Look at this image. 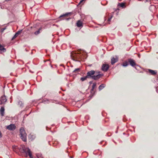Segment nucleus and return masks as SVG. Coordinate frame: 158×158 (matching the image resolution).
<instances>
[{"mask_svg":"<svg viewBox=\"0 0 158 158\" xmlns=\"http://www.w3.org/2000/svg\"><path fill=\"white\" fill-rule=\"evenodd\" d=\"M69 14V13H66L65 14H64V15H60V18H61L62 17H65L67 15H68Z\"/></svg>","mask_w":158,"mask_h":158,"instance_id":"nucleus-17","label":"nucleus"},{"mask_svg":"<svg viewBox=\"0 0 158 158\" xmlns=\"http://www.w3.org/2000/svg\"><path fill=\"white\" fill-rule=\"evenodd\" d=\"M146 2L148 1V0H146Z\"/></svg>","mask_w":158,"mask_h":158,"instance_id":"nucleus-30","label":"nucleus"},{"mask_svg":"<svg viewBox=\"0 0 158 158\" xmlns=\"http://www.w3.org/2000/svg\"><path fill=\"white\" fill-rule=\"evenodd\" d=\"M20 137L22 140L25 142L27 140V134L23 128H21L20 130Z\"/></svg>","mask_w":158,"mask_h":158,"instance_id":"nucleus-3","label":"nucleus"},{"mask_svg":"<svg viewBox=\"0 0 158 158\" xmlns=\"http://www.w3.org/2000/svg\"><path fill=\"white\" fill-rule=\"evenodd\" d=\"M128 65V63L127 62H124L123 64V65L124 67H126Z\"/></svg>","mask_w":158,"mask_h":158,"instance_id":"nucleus-18","label":"nucleus"},{"mask_svg":"<svg viewBox=\"0 0 158 158\" xmlns=\"http://www.w3.org/2000/svg\"><path fill=\"white\" fill-rule=\"evenodd\" d=\"M118 60V58L116 57V58H114V57H113L111 60V64H114L115 62H117Z\"/></svg>","mask_w":158,"mask_h":158,"instance_id":"nucleus-8","label":"nucleus"},{"mask_svg":"<svg viewBox=\"0 0 158 158\" xmlns=\"http://www.w3.org/2000/svg\"><path fill=\"white\" fill-rule=\"evenodd\" d=\"M5 29V28H4L3 29V30H4Z\"/></svg>","mask_w":158,"mask_h":158,"instance_id":"nucleus-28","label":"nucleus"},{"mask_svg":"<svg viewBox=\"0 0 158 158\" xmlns=\"http://www.w3.org/2000/svg\"><path fill=\"white\" fill-rule=\"evenodd\" d=\"M149 71V73L152 75H155L156 73V71L152 70L151 69H149L148 70Z\"/></svg>","mask_w":158,"mask_h":158,"instance_id":"nucleus-10","label":"nucleus"},{"mask_svg":"<svg viewBox=\"0 0 158 158\" xmlns=\"http://www.w3.org/2000/svg\"><path fill=\"white\" fill-rule=\"evenodd\" d=\"M100 72L97 73L94 70H91L87 72V77L91 78L94 80H98L103 75V74H99Z\"/></svg>","mask_w":158,"mask_h":158,"instance_id":"nucleus-1","label":"nucleus"},{"mask_svg":"<svg viewBox=\"0 0 158 158\" xmlns=\"http://www.w3.org/2000/svg\"><path fill=\"white\" fill-rule=\"evenodd\" d=\"M36 156L38 158H43V157L42 155L40 153L36 154Z\"/></svg>","mask_w":158,"mask_h":158,"instance_id":"nucleus-13","label":"nucleus"},{"mask_svg":"<svg viewBox=\"0 0 158 158\" xmlns=\"http://www.w3.org/2000/svg\"><path fill=\"white\" fill-rule=\"evenodd\" d=\"M18 35L15 33V35L12 38V40H13Z\"/></svg>","mask_w":158,"mask_h":158,"instance_id":"nucleus-23","label":"nucleus"},{"mask_svg":"<svg viewBox=\"0 0 158 158\" xmlns=\"http://www.w3.org/2000/svg\"><path fill=\"white\" fill-rule=\"evenodd\" d=\"M87 78H88V77H87V76H86L85 77H81V80L82 81H83L86 80Z\"/></svg>","mask_w":158,"mask_h":158,"instance_id":"nucleus-14","label":"nucleus"},{"mask_svg":"<svg viewBox=\"0 0 158 158\" xmlns=\"http://www.w3.org/2000/svg\"><path fill=\"white\" fill-rule=\"evenodd\" d=\"M17 148V147L16 146H12V148L13 149V150L14 151L16 152V149Z\"/></svg>","mask_w":158,"mask_h":158,"instance_id":"nucleus-19","label":"nucleus"},{"mask_svg":"<svg viewBox=\"0 0 158 158\" xmlns=\"http://www.w3.org/2000/svg\"><path fill=\"white\" fill-rule=\"evenodd\" d=\"M128 61L132 67H134L135 65H136V64L135 63L134 60L132 59H129Z\"/></svg>","mask_w":158,"mask_h":158,"instance_id":"nucleus-6","label":"nucleus"},{"mask_svg":"<svg viewBox=\"0 0 158 158\" xmlns=\"http://www.w3.org/2000/svg\"><path fill=\"white\" fill-rule=\"evenodd\" d=\"M68 19H68V18H67V20H68Z\"/></svg>","mask_w":158,"mask_h":158,"instance_id":"nucleus-29","label":"nucleus"},{"mask_svg":"<svg viewBox=\"0 0 158 158\" xmlns=\"http://www.w3.org/2000/svg\"><path fill=\"white\" fill-rule=\"evenodd\" d=\"M96 83H93V85H92V90H93L94 88L96 87Z\"/></svg>","mask_w":158,"mask_h":158,"instance_id":"nucleus-21","label":"nucleus"},{"mask_svg":"<svg viewBox=\"0 0 158 158\" xmlns=\"http://www.w3.org/2000/svg\"><path fill=\"white\" fill-rule=\"evenodd\" d=\"M105 86V85L104 84H102L100 85L99 87V89L100 90L102 89L103 88H104Z\"/></svg>","mask_w":158,"mask_h":158,"instance_id":"nucleus-12","label":"nucleus"},{"mask_svg":"<svg viewBox=\"0 0 158 158\" xmlns=\"http://www.w3.org/2000/svg\"><path fill=\"white\" fill-rule=\"evenodd\" d=\"M22 31H17L16 34L18 35H19L20 34V33H21Z\"/></svg>","mask_w":158,"mask_h":158,"instance_id":"nucleus-24","label":"nucleus"},{"mask_svg":"<svg viewBox=\"0 0 158 158\" xmlns=\"http://www.w3.org/2000/svg\"><path fill=\"white\" fill-rule=\"evenodd\" d=\"M6 99L5 96H2L0 98V104H4L6 101Z\"/></svg>","mask_w":158,"mask_h":158,"instance_id":"nucleus-4","label":"nucleus"},{"mask_svg":"<svg viewBox=\"0 0 158 158\" xmlns=\"http://www.w3.org/2000/svg\"><path fill=\"white\" fill-rule=\"evenodd\" d=\"M118 5L122 7H123L125 6V4L123 3H119Z\"/></svg>","mask_w":158,"mask_h":158,"instance_id":"nucleus-15","label":"nucleus"},{"mask_svg":"<svg viewBox=\"0 0 158 158\" xmlns=\"http://www.w3.org/2000/svg\"><path fill=\"white\" fill-rule=\"evenodd\" d=\"M18 104L19 105L21 106H23V105L22 101H19L18 102Z\"/></svg>","mask_w":158,"mask_h":158,"instance_id":"nucleus-20","label":"nucleus"},{"mask_svg":"<svg viewBox=\"0 0 158 158\" xmlns=\"http://www.w3.org/2000/svg\"><path fill=\"white\" fill-rule=\"evenodd\" d=\"M5 109L3 107H2L0 110L1 116H3L4 115Z\"/></svg>","mask_w":158,"mask_h":158,"instance_id":"nucleus-9","label":"nucleus"},{"mask_svg":"<svg viewBox=\"0 0 158 158\" xmlns=\"http://www.w3.org/2000/svg\"><path fill=\"white\" fill-rule=\"evenodd\" d=\"M20 152L22 153H25L26 155L25 157H27L28 156L27 154L30 158H33L32 156V153L30 149L27 148H26L24 145L21 146L19 148Z\"/></svg>","mask_w":158,"mask_h":158,"instance_id":"nucleus-2","label":"nucleus"},{"mask_svg":"<svg viewBox=\"0 0 158 158\" xmlns=\"http://www.w3.org/2000/svg\"><path fill=\"white\" fill-rule=\"evenodd\" d=\"M112 18V16H111V17H110V18H109L108 20V21H110L111 19Z\"/></svg>","mask_w":158,"mask_h":158,"instance_id":"nucleus-25","label":"nucleus"},{"mask_svg":"<svg viewBox=\"0 0 158 158\" xmlns=\"http://www.w3.org/2000/svg\"><path fill=\"white\" fill-rule=\"evenodd\" d=\"M15 126L14 124H11L6 127V128L10 130H13L15 129Z\"/></svg>","mask_w":158,"mask_h":158,"instance_id":"nucleus-5","label":"nucleus"},{"mask_svg":"<svg viewBox=\"0 0 158 158\" xmlns=\"http://www.w3.org/2000/svg\"><path fill=\"white\" fill-rule=\"evenodd\" d=\"M80 69L79 68L76 69L74 70L73 71V72H79L80 71Z\"/></svg>","mask_w":158,"mask_h":158,"instance_id":"nucleus-22","label":"nucleus"},{"mask_svg":"<svg viewBox=\"0 0 158 158\" xmlns=\"http://www.w3.org/2000/svg\"><path fill=\"white\" fill-rule=\"evenodd\" d=\"M2 137V134L1 132L0 131V138Z\"/></svg>","mask_w":158,"mask_h":158,"instance_id":"nucleus-27","label":"nucleus"},{"mask_svg":"<svg viewBox=\"0 0 158 158\" xmlns=\"http://www.w3.org/2000/svg\"><path fill=\"white\" fill-rule=\"evenodd\" d=\"M77 25L78 27H80L82 26V23L80 20H78L77 23Z\"/></svg>","mask_w":158,"mask_h":158,"instance_id":"nucleus-11","label":"nucleus"},{"mask_svg":"<svg viewBox=\"0 0 158 158\" xmlns=\"http://www.w3.org/2000/svg\"><path fill=\"white\" fill-rule=\"evenodd\" d=\"M84 0H81L80 1V2L79 3V4H80V3H81Z\"/></svg>","mask_w":158,"mask_h":158,"instance_id":"nucleus-26","label":"nucleus"},{"mask_svg":"<svg viewBox=\"0 0 158 158\" xmlns=\"http://www.w3.org/2000/svg\"><path fill=\"white\" fill-rule=\"evenodd\" d=\"M109 66L108 64H104L103 65L102 69L104 71H106L108 69Z\"/></svg>","mask_w":158,"mask_h":158,"instance_id":"nucleus-7","label":"nucleus"},{"mask_svg":"<svg viewBox=\"0 0 158 158\" xmlns=\"http://www.w3.org/2000/svg\"><path fill=\"white\" fill-rule=\"evenodd\" d=\"M41 30V28H40L39 30H38V31H36L34 33V34L35 35H37L38 34H39L40 33V30Z\"/></svg>","mask_w":158,"mask_h":158,"instance_id":"nucleus-16","label":"nucleus"}]
</instances>
